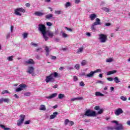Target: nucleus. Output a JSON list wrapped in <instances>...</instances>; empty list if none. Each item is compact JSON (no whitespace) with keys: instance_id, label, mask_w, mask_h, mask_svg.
Instances as JSON below:
<instances>
[{"instance_id":"f257e3e1","label":"nucleus","mask_w":130,"mask_h":130,"mask_svg":"<svg viewBox=\"0 0 130 130\" xmlns=\"http://www.w3.org/2000/svg\"><path fill=\"white\" fill-rule=\"evenodd\" d=\"M39 31H40L43 35L44 39H45V41H47L48 40V37L46 35V27L45 25L42 24H39Z\"/></svg>"},{"instance_id":"f03ea898","label":"nucleus","mask_w":130,"mask_h":130,"mask_svg":"<svg viewBox=\"0 0 130 130\" xmlns=\"http://www.w3.org/2000/svg\"><path fill=\"white\" fill-rule=\"evenodd\" d=\"M53 77H54V78H57L59 77L58 76V73H57V72H54L51 73L49 76H46L45 79V81L46 82V83H49V82L53 83V82L55 81Z\"/></svg>"},{"instance_id":"7ed1b4c3","label":"nucleus","mask_w":130,"mask_h":130,"mask_svg":"<svg viewBox=\"0 0 130 130\" xmlns=\"http://www.w3.org/2000/svg\"><path fill=\"white\" fill-rule=\"evenodd\" d=\"M20 12H21V13H25L26 11L25 10V9L22 8H18L15 10L14 14L15 15H17V16H22V14H21Z\"/></svg>"},{"instance_id":"20e7f679","label":"nucleus","mask_w":130,"mask_h":130,"mask_svg":"<svg viewBox=\"0 0 130 130\" xmlns=\"http://www.w3.org/2000/svg\"><path fill=\"white\" fill-rule=\"evenodd\" d=\"M85 115L86 116H96V112L88 109L86 111Z\"/></svg>"},{"instance_id":"39448f33","label":"nucleus","mask_w":130,"mask_h":130,"mask_svg":"<svg viewBox=\"0 0 130 130\" xmlns=\"http://www.w3.org/2000/svg\"><path fill=\"white\" fill-rule=\"evenodd\" d=\"M20 119L18 120L17 121V125L18 126H20L22 123L24 122V120H25V117H26V116L25 115L21 114L20 115Z\"/></svg>"},{"instance_id":"423d86ee","label":"nucleus","mask_w":130,"mask_h":130,"mask_svg":"<svg viewBox=\"0 0 130 130\" xmlns=\"http://www.w3.org/2000/svg\"><path fill=\"white\" fill-rule=\"evenodd\" d=\"M100 36V40L102 43H104L106 42V40H107V36L104 34H101L99 35Z\"/></svg>"},{"instance_id":"0eeeda50","label":"nucleus","mask_w":130,"mask_h":130,"mask_svg":"<svg viewBox=\"0 0 130 130\" xmlns=\"http://www.w3.org/2000/svg\"><path fill=\"white\" fill-rule=\"evenodd\" d=\"M64 124L65 125H68V124L69 126H72L75 124V122L73 121H70L68 119H66L64 121Z\"/></svg>"},{"instance_id":"6e6552de","label":"nucleus","mask_w":130,"mask_h":130,"mask_svg":"<svg viewBox=\"0 0 130 130\" xmlns=\"http://www.w3.org/2000/svg\"><path fill=\"white\" fill-rule=\"evenodd\" d=\"M35 70V69H34L33 67H28L27 73H28V74H30L32 76H34Z\"/></svg>"},{"instance_id":"1a4fd4ad","label":"nucleus","mask_w":130,"mask_h":130,"mask_svg":"<svg viewBox=\"0 0 130 130\" xmlns=\"http://www.w3.org/2000/svg\"><path fill=\"white\" fill-rule=\"evenodd\" d=\"M123 112V111L122 110V109L118 108L115 110V115H117V116H118V115H120V114H121Z\"/></svg>"},{"instance_id":"9d476101","label":"nucleus","mask_w":130,"mask_h":130,"mask_svg":"<svg viewBox=\"0 0 130 130\" xmlns=\"http://www.w3.org/2000/svg\"><path fill=\"white\" fill-rule=\"evenodd\" d=\"M117 125V126L115 127V130H123L124 129L123 125H122V124L119 123Z\"/></svg>"},{"instance_id":"9b49d317","label":"nucleus","mask_w":130,"mask_h":130,"mask_svg":"<svg viewBox=\"0 0 130 130\" xmlns=\"http://www.w3.org/2000/svg\"><path fill=\"white\" fill-rule=\"evenodd\" d=\"M25 63H27V64H35V62L34 61V60L33 59H29V60L25 61Z\"/></svg>"},{"instance_id":"f8f14e48","label":"nucleus","mask_w":130,"mask_h":130,"mask_svg":"<svg viewBox=\"0 0 130 130\" xmlns=\"http://www.w3.org/2000/svg\"><path fill=\"white\" fill-rule=\"evenodd\" d=\"M57 96V93H54L51 94L49 96H46V99H52V98H54V97H56Z\"/></svg>"},{"instance_id":"ddd939ff","label":"nucleus","mask_w":130,"mask_h":130,"mask_svg":"<svg viewBox=\"0 0 130 130\" xmlns=\"http://www.w3.org/2000/svg\"><path fill=\"white\" fill-rule=\"evenodd\" d=\"M46 33L50 38H53V36H54V33H53V31H48Z\"/></svg>"},{"instance_id":"4468645a","label":"nucleus","mask_w":130,"mask_h":130,"mask_svg":"<svg viewBox=\"0 0 130 130\" xmlns=\"http://www.w3.org/2000/svg\"><path fill=\"white\" fill-rule=\"evenodd\" d=\"M34 14L36 16H38V17H42L44 15V13L39 11L35 12Z\"/></svg>"},{"instance_id":"2eb2a0df","label":"nucleus","mask_w":130,"mask_h":130,"mask_svg":"<svg viewBox=\"0 0 130 130\" xmlns=\"http://www.w3.org/2000/svg\"><path fill=\"white\" fill-rule=\"evenodd\" d=\"M58 114V112H55L53 113V114L50 115V119H53V118H55V117H56V115Z\"/></svg>"},{"instance_id":"dca6fc26","label":"nucleus","mask_w":130,"mask_h":130,"mask_svg":"<svg viewBox=\"0 0 130 130\" xmlns=\"http://www.w3.org/2000/svg\"><path fill=\"white\" fill-rule=\"evenodd\" d=\"M97 17V15H96V14L93 13L89 16V18L91 21H93V20H95L96 19V17Z\"/></svg>"},{"instance_id":"f3484780","label":"nucleus","mask_w":130,"mask_h":130,"mask_svg":"<svg viewBox=\"0 0 130 130\" xmlns=\"http://www.w3.org/2000/svg\"><path fill=\"white\" fill-rule=\"evenodd\" d=\"M116 73H117V71L116 70H113L108 72L107 75V76H110V75H113V74H115Z\"/></svg>"},{"instance_id":"a211bd4d","label":"nucleus","mask_w":130,"mask_h":130,"mask_svg":"<svg viewBox=\"0 0 130 130\" xmlns=\"http://www.w3.org/2000/svg\"><path fill=\"white\" fill-rule=\"evenodd\" d=\"M94 71H91L89 74L86 75L87 78H92L94 77Z\"/></svg>"},{"instance_id":"6ab92c4d","label":"nucleus","mask_w":130,"mask_h":130,"mask_svg":"<svg viewBox=\"0 0 130 130\" xmlns=\"http://www.w3.org/2000/svg\"><path fill=\"white\" fill-rule=\"evenodd\" d=\"M95 22H94L93 23H94V25H101V22H100L101 21L100 20V19L96 18L95 20Z\"/></svg>"},{"instance_id":"aec40b11","label":"nucleus","mask_w":130,"mask_h":130,"mask_svg":"<svg viewBox=\"0 0 130 130\" xmlns=\"http://www.w3.org/2000/svg\"><path fill=\"white\" fill-rule=\"evenodd\" d=\"M95 96H98L101 97H103V96H104V94H103V93H102L100 91L95 92Z\"/></svg>"},{"instance_id":"412c9836","label":"nucleus","mask_w":130,"mask_h":130,"mask_svg":"<svg viewBox=\"0 0 130 130\" xmlns=\"http://www.w3.org/2000/svg\"><path fill=\"white\" fill-rule=\"evenodd\" d=\"M40 110H43L44 111H45L46 110V107H45V105H41L40 106Z\"/></svg>"},{"instance_id":"4be33fe9","label":"nucleus","mask_w":130,"mask_h":130,"mask_svg":"<svg viewBox=\"0 0 130 130\" xmlns=\"http://www.w3.org/2000/svg\"><path fill=\"white\" fill-rule=\"evenodd\" d=\"M58 98H59L60 100L63 99V98H64V94L62 93L59 94L58 95Z\"/></svg>"},{"instance_id":"5701e85b","label":"nucleus","mask_w":130,"mask_h":130,"mask_svg":"<svg viewBox=\"0 0 130 130\" xmlns=\"http://www.w3.org/2000/svg\"><path fill=\"white\" fill-rule=\"evenodd\" d=\"M76 100H83V98H75L71 99V101H75Z\"/></svg>"},{"instance_id":"b1692460","label":"nucleus","mask_w":130,"mask_h":130,"mask_svg":"<svg viewBox=\"0 0 130 130\" xmlns=\"http://www.w3.org/2000/svg\"><path fill=\"white\" fill-rule=\"evenodd\" d=\"M19 87L21 88L23 90L24 88H27V85L25 84H21L19 85Z\"/></svg>"},{"instance_id":"393cba45","label":"nucleus","mask_w":130,"mask_h":130,"mask_svg":"<svg viewBox=\"0 0 130 130\" xmlns=\"http://www.w3.org/2000/svg\"><path fill=\"white\" fill-rule=\"evenodd\" d=\"M84 50V46H82L81 48H79L77 51V52L79 53L80 52H82Z\"/></svg>"},{"instance_id":"a878e982","label":"nucleus","mask_w":130,"mask_h":130,"mask_svg":"<svg viewBox=\"0 0 130 130\" xmlns=\"http://www.w3.org/2000/svg\"><path fill=\"white\" fill-rule=\"evenodd\" d=\"M51 18H52V14H48L46 16V19H47V20H49Z\"/></svg>"},{"instance_id":"bb28decb","label":"nucleus","mask_w":130,"mask_h":130,"mask_svg":"<svg viewBox=\"0 0 130 130\" xmlns=\"http://www.w3.org/2000/svg\"><path fill=\"white\" fill-rule=\"evenodd\" d=\"M114 82H115L116 83H119V82H120V81L119 79H118V77H115L114 78Z\"/></svg>"},{"instance_id":"cd10ccee","label":"nucleus","mask_w":130,"mask_h":130,"mask_svg":"<svg viewBox=\"0 0 130 130\" xmlns=\"http://www.w3.org/2000/svg\"><path fill=\"white\" fill-rule=\"evenodd\" d=\"M14 58V56H10L7 58L8 60L9 61H13V59Z\"/></svg>"},{"instance_id":"c85d7f7f","label":"nucleus","mask_w":130,"mask_h":130,"mask_svg":"<svg viewBox=\"0 0 130 130\" xmlns=\"http://www.w3.org/2000/svg\"><path fill=\"white\" fill-rule=\"evenodd\" d=\"M2 94H11V92H10L9 91L7 90H5L2 91Z\"/></svg>"},{"instance_id":"c756f323","label":"nucleus","mask_w":130,"mask_h":130,"mask_svg":"<svg viewBox=\"0 0 130 130\" xmlns=\"http://www.w3.org/2000/svg\"><path fill=\"white\" fill-rule=\"evenodd\" d=\"M95 26H97V25L93 23L91 26V30H92V31H95L96 30V28H95Z\"/></svg>"},{"instance_id":"7c9ffc66","label":"nucleus","mask_w":130,"mask_h":130,"mask_svg":"<svg viewBox=\"0 0 130 130\" xmlns=\"http://www.w3.org/2000/svg\"><path fill=\"white\" fill-rule=\"evenodd\" d=\"M120 99L122 100V101H126V100H127V98H126V97L124 96H121Z\"/></svg>"},{"instance_id":"2f4dec72","label":"nucleus","mask_w":130,"mask_h":130,"mask_svg":"<svg viewBox=\"0 0 130 130\" xmlns=\"http://www.w3.org/2000/svg\"><path fill=\"white\" fill-rule=\"evenodd\" d=\"M87 64V61L85 60H82V61L81 63V66H86Z\"/></svg>"},{"instance_id":"473e14b6","label":"nucleus","mask_w":130,"mask_h":130,"mask_svg":"<svg viewBox=\"0 0 130 130\" xmlns=\"http://www.w3.org/2000/svg\"><path fill=\"white\" fill-rule=\"evenodd\" d=\"M104 111V110L103 109H101L98 112V114H102L103 113V112Z\"/></svg>"},{"instance_id":"72a5a7b5","label":"nucleus","mask_w":130,"mask_h":130,"mask_svg":"<svg viewBox=\"0 0 130 130\" xmlns=\"http://www.w3.org/2000/svg\"><path fill=\"white\" fill-rule=\"evenodd\" d=\"M3 102H5L6 103H9V102H10V99H3Z\"/></svg>"},{"instance_id":"f704fd0d","label":"nucleus","mask_w":130,"mask_h":130,"mask_svg":"<svg viewBox=\"0 0 130 130\" xmlns=\"http://www.w3.org/2000/svg\"><path fill=\"white\" fill-rule=\"evenodd\" d=\"M71 2H67L66 4H65V7L66 8H68L69 7H71Z\"/></svg>"},{"instance_id":"c9c22d12","label":"nucleus","mask_w":130,"mask_h":130,"mask_svg":"<svg viewBox=\"0 0 130 130\" xmlns=\"http://www.w3.org/2000/svg\"><path fill=\"white\" fill-rule=\"evenodd\" d=\"M23 38L25 39V38H27L28 37V34L26 32L23 33L22 35Z\"/></svg>"},{"instance_id":"e433bc0d","label":"nucleus","mask_w":130,"mask_h":130,"mask_svg":"<svg viewBox=\"0 0 130 130\" xmlns=\"http://www.w3.org/2000/svg\"><path fill=\"white\" fill-rule=\"evenodd\" d=\"M45 50L46 52H47V53H48H48L49 52V48H48V47H47V46L45 47Z\"/></svg>"},{"instance_id":"4c0bfd02","label":"nucleus","mask_w":130,"mask_h":130,"mask_svg":"<svg viewBox=\"0 0 130 130\" xmlns=\"http://www.w3.org/2000/svg\"><path fill=\"white\" fill-rule=\"evenodd\" d=\"M75 68L76 70H80V64H76L75 66Z\"/></svg>"},{"instance_id":"58836bf2","label":"nucleus","mask_w":130,"mask_h":130,"mask_svg":"<svg viewBox=\"0 0 130 130\" xmlns=\"http://www.w3.org/2000/svg\"><path fill=\"white\" fill-rule=\"evenodd\" d=\"M23 89H22L21 87H19L16 89L15 91L16 92H20L22 91Z\"/></svg>"},{"instance_id":"ea45409f","label":"nucleus","mask_w":130,"mask_h":130,"mask_svg":"<svg viewBox=\"0 0 130 130\" xmlns=\"http://www.w3.org/2000/svg\"><path fill=\"white\" fill-rule=\"evenodd\" d=\"M107 128L108 130H114L115 128L113 127H111V126H107Z\"/></svg>"},{"instance_id":"a19ab883","label":"nucleus","mask_w":130,"mask_h":130,"mask_svg":"<svg viewBox=\"0 0 130 130\" xmlns=\"http://www.w3.org/2000/svg\"><path fill=\"white\" fill-rule=\"evenodd\" d=\"M112 61H113V59H112V58H109L106 60L107 62H112Z\"/></svg>"},{"instance_id":"79ce46f5","label":"nucleus","mask_w":130,"mask_h":130,"mask_svg":"<svg viewBox=\"0 0 130 130\" xmlns=\"http://www.w3.org/2000/svg\"><path fill=\"white\" fill-rule=\"evenodd\" d=\"M79 85L81 87H85V83H84V82H83V81L80 82L79 83Z\"/></svg>"},{"instance_id":"37998d69","label":"nucleus","mask_w":130,"mask_h":130,"mask_svg":"<svg viewBox=\"0 0 130 130\" xmlns=\"http://www.w3.org/2000/svg\"><path fill=\"white\" fill-rule=\"evenodd\" d=\"M30 95H31V93L30 92H26L24 94V96H27L28 97H29V96H30Z\"/></svg>"},{"instance_id":"c03bdc74","label":"nucleus","mask_w":130,"mask_h":130,"mask_svg":"<svg viewBox=\"0 0 130 130\" xmlns=\"http://www.w3.org/2000/svg\"><path fill=\"white\" fill-rule=\"evenodd\" d=\"M46 25H47V26H49L50 27V26H52V23H51V22H47Z\"/></svg>"},{"instance_id":"a18cd8bd","label":"nucleus","mask_w":130,"mask_h":130,"mask_svg":"<svg viewBox=\"0 0 130 130\" xmlns=\"http://www.w3.org/2000/svg\"><path fill=\"white\" fill-rule=\"evenodd\" d=\"M55 13L57 15H60V14H61V11H55Z\"/></svg>"},{"instance_id":"49530a36","label":"nucleus","mask_w":130,"mask_h":130,"mask_svg":"<svg viewBox=\"0 0 130 130\" xmlns=\"http://www.w3.org/2000/svg\"><path fill=\"white\" fill-rule=\"evenodd\" d=\"M107 80H108V81H110V82H112L113 81V78L112 77H108L107 78Z\"/></svg>"},{"instance_id":"de8ad7c7","label":"nucleus","mask_w":130,"mask_h":130,"mask_svg":"<svg viewBox=\"0 0 130 130\" xmlns=\"http://www.w3.org/2000/svg\"><path fill=\"white\" fill-rule=\"evenodd\" d=\"M62 37H64V38H66L68 37V35L64 32H63L62 34Z\"/></svg>"},{"instance_id":"09e8293b","label":"nucleus","mask_w":130,"mask_h":130,"mask_svg":"<svg viewBox=\"0 0 130 130\" xmlns=\"http://www.w3.org/2000/svg\"><path fill=\"white\" fill-rule=\"evenodd\" d=\"M101 72V70L100 69H97L95 71H93L94 74H96V73H100Z\"/></svg>"},{"instance_id":"8fccbe9b","label":"nucleus","mask_w":130,"mask_h":130,"mask_svg":"<svg viewBox=\"0 0 130 130\" xmlns=\"http://www.w3.org/2000/svg\"><path fill=\"white\" fill-rule=\"evenodd\" d=\"M10 37H11V34H10V32H9L6 35V39H9V38H10Z\"/></svg>"},{"instance_id":"3c124183","label":"nucleus","mask_w":130,"mask_h":130,"mask_svg":"<svg viewBox=\"0 0 130 130\" xmlns=\"http://www.w3.org/2000/svg\"><path fill=\"white\" fill-rule=\"evenodd\" d=\"M94 110H100V107L99 106H96L94 107Z\"/></svg>"},{"instance_id":"603ef678","label":"nucleus","mask_w":130,"mask_h":130,"mask_svg":"<svg viewBox=\"0 0 130 130\" xmlns=\"http://www.w3.org/2000/svg\"><path fill=\"white\" fill-rule=\"evenodd\" d=\"M30 45H33L34 46H36V47L38 46V45L37 44H35V43H33V42H31L30 43Z\"/></svg>"},{"instance_id":"864d4df0","label":"nucleus","mask_w":130,"mask_h":130,"mask_svg":"<svg viewBox=\"0 0 130 130\" xmlns=\"http://www.w3.org/2000/svg\"><path fill=\"white\" fill-rule=\"evenodd\" d=\"M112 123H116V125H117L119 123L118 122H117V121H115V120H113V121H111Z\"/></svg>"},{"instance_id":"5fc2aeb1","label":"nucleus","mask_w":130,"mask_h":130,"mask_svg":"<svg viewBox=\"0 0 130 130\" xmlns=\"http://www.w3.org/2000/svg\"><path fill=\"white\" fill-rule=\"evenodd\" d=\"M51 58L52 59L55 60V59H56V56L51 55Z\"/></svg>"},{"instance_id":"6e6d98bb","label":"nucleus","mask_w":130,"mask_h":130,"mask_svg":"<svg viewBox=\"0 0 130 130\" xmlns=\"http://www.w3.org/2000/svg\"><path fill=\"white\" fill-rule=\"evenodd\" d=\"M66 29H67V30H68V31H70V32H72V31H73V29H72L71 28H69V27H65Z\"/></svg>"},{"instance_id":"4d7b16f0","label":"nucleus","mask_w":130,"mask_h":130,"mask_svg":"<svg viewBox=\"0 0 130 130\" xmlns=\"http://www.w3.org/2000/svg\"><path fill=\"white\" fill-rule=\"evenodd\" d=\"M24 124H30V120L25 121Z\"/></svg>"},{"instance_id":"13d9d810","label":"nucleus","mask_w":130,"mask_h":130,"mask_svg":"<svg viewBox=\"0 0 130 130\" xmlns=\"http://www.w3.org/2000/svg\"><path fill=\"white\" fill-rule=\"evenodd\" d=\"M73 79H74V81H78V77L77 76H74Z\"/></svg>"},{"instance_id":"bf43d9fd","label":"nucleus","mask_w":130,"mask_h":130,"mask_svg":"<svg viewBox=\"0 0 130 130\" xmlns=\"http://www.w3.org/2000/svg\"><path fill=\"white\" fill-rule=\"evenodd\" d=\"M105 11L107 12V13H109V9L107 8H105Z\"/></svg>"},{"instance_id":"052dcab7","label":"nucleus","mask_w":130,"mask_h":130,"mask_svg":"<svg viewBox=\"0 0 130 130\" xmlns=\"http://www.w3.org/2000/svg\"><path fill=\"white\" fill-rule=\"evenodd\" d=\"M96 84H103V81H101L100 80H98L96 82Z\"/></svg>"},{"instance_id":"680f3d73","label":"nucleus","mask_w":130,"mask_h":130,"mask_svg":"<svg viewBox=\"0 0 130 130\" xmlns=\"http://www.w3.org/2000/svg\"><path fill=\"white\" fill-rule=\"evenodd\" d=\"M80 2H81L80 0H75V4H79Z\"/></svg>"},{"instance_id":"e2e57ef3","label":"nucleus","mask_w":130,"mask_h":130,"mask_svg":"<svg viewBox=\"0 0 130 130\" xmlns=\"http://www.w3.org/2000/svg\"><path fill=\"white\" fill-rule=\"evenodd\" d=\"M110 25H111V23H107L105 24V25L107 26V27H109V26H110Z\"/></svg>"},{"instance_id":"0e129e2a","label":"nucleus","mask_w":130,"mask_h":130,"mask_svg":"<svg viewBox=\"0 0 130 130\" xmlns=\"http://www.w3.org/2000/svg\"><path fill=\"white\" fill-rule=\"evenodd\" d=\"M4 102V98L0 99V104H2Z\"/></svg>"},{"instance_id":"69168bd1","label":"nucleus","mask_w":130,"mask_h":130,"mask_svg":"<svg viewBox=\"0 0 130 130\" xmlns=\"http://www.w3.org/2000/svg\"><path fill=\"white\" fill-rule=\"evenodd\" d=\"M25 6L27 7V8H30V4L29 3H26L25 4Z\"/></svg>"},{"instance_id":"338daca9","label":"nucleus","mask_w":130,"mask_h":130,"mask_svg":"<svg viewBox=\"0 0 130 130\" xmlns=\"http://www.w3.org/2000/svg\"><path fill=\"white\" fill-rule=\"evenodd\" d=\"M41 49H42V48H38L36 50V51H37V52H38V51H39V50H41Z\"/></svg>"},{"instance_id":"774afa93","label":"nucleus","mask_w":130,"mask_h":130,"mask_svg":"<svg viewBox=\"0 0 130 130\" xmlns=\"http://www.w3.org/2000/svg\"><path fill=\"white\" fill-rule=\"evenodd\" d=\"M126 123L127 124V125H129L130 126V120H128L126 122Z\"/></svg>"}]
</instances>
